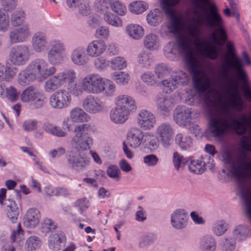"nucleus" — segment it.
I'll use <instances>...</instances> for the list:
<instances>
[{"mask_svg":"<svg viewBox=\"0 0 251 251\" xmlns=\"http://www.w3.org/2000/svg\"><path fill=\"white\" fill-rule=\"evenodd\" d=\"M176 81L177 85H186L188 84L190 77L185 72L178 70L175 72L172 76Z\"/></svg>","mask_w":251,"mask_h":251,"instance_id":"obj_57","label":"nucleus"},{"mask_svg":"<svg viewBox=\"0 0 251 251\" xmlns=\"http://www.w3.org/2000/svg\"><path fill=\"white\" fill-rule=\"evenodd\" d=\"M55 226L49 218L45 219L41 223L40 229L43 233H48L50 231L55 229Z\"/></svg>","mask_w":251,"mask_h":251,"instance_id":"obj_64","label":"nucleus"},{"mask_svg":"<svg viewBox=\"0 0 251 251\" xmlns=\"http://www.w3.org/2000/svg\"><path fill=\"white\" fill-rule=\"evenodd\" d=\"M155 133L163 148L167 149L170 147L174 134L172 124L168 122L160 124L156 127Z\"/></svg>","mask_w":251,"mask_h":251,"instance_id":"obj_14","label":"nucleus"},{"mask_svg":"<svg viewBox=\"0 0 251 251\" xmlns=\"http://www.w3.org/2000/svg\"><path fill=\"white\" fill-rule=\"evenodd\" d=\"M110 118L112 122L117 124L124 123L128 118L129 110L124 107L116 106L110 111Z\"/></svg>","mask_w":251,"mask_h":251,"instance_id":"obj_28","label":"nucleus"},{"mask_svg":"<svg viewBox=\"0 0 251 251\" xmlns=\"http://www.w3.org/2000/svg\"><path fill=\"white\" fill-rule=\"evenodd\" d=\"M86 50L83 47H78L74 49L71 54L72 62L77 66H83L89 61V57Z\"/></svg>","mask_w":251,"mask_h":251,"instance_id":"obj_29","label":"nucleus"},{"mask_svg":"<svg viewBox=\"0 0 251 251\" xmlns=\"http://www.w3.org/2000/svg\"><path fill=\"white\" fill-rule=\"evenodd\" d=\"M180 0H161V7L164 13L170 19L169 25H162L161 26L160 33L162 34L165 29L171 33H178L181 30L183 24L181 17L178 16L176 12L175 6L178 4Z\"/></svg>","mask_w":251,"mask_h":251,"instance_id":"obj_7","label":"nucleus"},{"mask_svg":"<svg viewBox=\"0 0 251 251\" xmlns=\"http://www.w3.org/2000/svg\"><path fill=\"white\" fill-rule=\"evenodd\" d=\"M70 75H71V79L66 81V84H67V89L69 93L75 96H79L82 95L83 91L81 85L80 86L75 82L76 79V73L73 69H71Z\"/></svg>","mask_w":251,"mask_h":251,"instance_id":"obj_30","label":"nucleus"},{"mask_svg":"<svg viewBox=\"0 0 251 251\" xmlns=\"http://www.w3.org/2000/svg\"><path fill=\"white\" fill-rule=\"evenodd\" d=\"M188 221L187 213L184 209H176L170 215L171 225L175 229H184L188 225Z\"/></svg>","mask_w":251,"mask_h":251,"instance_id":"obj_20","label":"nucleus"},{"mask_svg":"<svg viewBox=\"0 0 251 251\" xmlns=\"http://www.w3.org/2000/svg\"><path fill=\"white\" fill-rule=\"evenodd\" d=\"M156 104L158 110L162 114H166L170 111V107L172 106L171 100L164 97L157 98L156 101Z\"/></svg>","mask_w":251,"mask_h":251,"instance_id":"obj_49","label":"nucleus"},{"mask_svg":"<svg viewBox=\"0 0 251 251\" xmlns=\"http://www.w3.org/2000/svg\"><path fill=\"white\" fill-rule=\"evenodd\" d=\"M207 92L205 95L204 97V103L205 104L206 108L207 111L209 113V117L208 120V130L209 132V124L210 119L212 116L214 115L218 110H220L221 107L222 105H225L227 107L228 110L229 111L230 113L235 116L236 118L238 119L240 116L241 115L244 114L243 113H240L238 115H235V114L231 112L230 110L228 105L229 104L228 101H224L221 102H219L217 99V91L213 88V84H212V86L207 90ZM247 117H251V115H247Z\"/></svg>","mask_w":251,"mask_h":251,"instance_id":"obj_9","label":"nucleus"},{"mask_svg":"<svg viewBox=\"0 0 251 251\" xmlns=\"http://www.w3.org/2000/svg\"><path fill=\"white\" fill-rule=\"evenodd\" d=\"M223 162L229 165L228 172L237 180H243L251 177V155L242 151L232 155L228 150H225L222 154Z\"/></svg>","mask_w":251,"mask_h":251,"instance_id":"obj_4","label":"nucleus"},{"mask_svg":"<svg viewBox=\"0 0 251 251\" xmlns=\"http://www.w3.org/2000/svg\"><path fill=\"white\" fill-rule=\"evenodd\" d=\"M145 132L140 128L131 127L127 133V140L129 146L134 149L138 148L141 146Z\"/></svg>","mask_w":251,"mask_h":251,"instance_id":"obj_25","label":"nucleus"},{"mask_svg":"<svg viewBox=\"0 0 251 251\" xmlns=\"http://www.w3.org/2000/svg\"><path fill=\"white\" fill-rule=\"evenodd\" d=\"M116 106L127 108L129 111H135L137 108L135 100L127 95H122L117 97L115 99Z\"/></svg>","mask_w":251,"mask_h":251,"instance_id":"obj_32","label":"nucleus"},{"mask_svg":"<svg viewBox=\"0 0 251 251\" xmlns=\"http://www.w3.org/2000/svg\"><path fill=\"white\" fill-rule=\"evenodd\" d=\"M70 117L75 123H85L90 120V117L84 109L79 107L74 108L71 111Z\"/></svg>","mask_w":251,"mask_h":251,"instance_id":"obj_37","label":"nucleus"},{"mask_svg":"<svg viewBox=\"0 0 251 251\" xmlns=\"http://www.w3.org/2000/svg\"><path fill=\"white\" fill-rule=\"evenodd\" d=\"M192 114L191 108L179 106L174 111V120L179 126H186L190 125Z\"/></svg>","mask_w":251,"mask_h":251,"instance_id":"obj_22","label":"nucleus"},{"mask_svg":"<svg viewBox=\"0 0 251 251\" xmlns=\"http://www.w3.org/2000/svg\"><path fill=\"white\" fill-rule=\"evenodd\" d=\"M71 69H66L49 77L44 84V90L47 93H52L66 84V81L71 79L70 75Z\"/></svg>","mask_w":251,"mask_h":251,"instance_id":"obj_12","label":"nucleus"},{"mask_svg":"<svg viewBox=\"0 0 251 251\" xmlns=\"http://www.w3.org/2000/svg\"><path fill=\"white\" fill-rule=\"evenodd\" d=\"M111 67L112 69L122 70L127 67L126 59L121 56L114 57L110 60Z\"/></svg>","mask_w":251,"mask_h":251,"instance_id":"obj_56","label":"nucleus"},{"mask_svg":"<svg viewBox=\"0 0 251 251\" xmlns=\"http://www.w3.org/2000/svg\"><path fill=\"white\" fill-rule=\"evenodd\" d=\"M204 20L208 27L215 30L212 34L214 43L218 46H222L219 39L221 41L225 42L227 37L223 26L224 20L215 4L209 5V12L205 15Z\"/></svg>","mask_w":251,"mask_h":251,"instance_id":"obj_6","label":"nucleus"},{"mask_svg":"<svg viewBox=\"0 0 251 251\" xmlns=\"http://www.w3.org/2000/svg\"><path fill=\"white\" fill-rule=\"evenodd\" d=\"M65 238L63 235L58 234H54L50 236L48 240V245L50 249L53 251H58L61 249V243Z\"/></svg>","mask_w":251,"mask_h":251,"instance_id":"obj_50","label":"nucleus"},{"mask_svg":"<svg viewBox=\"0 0 251 251\" xmlns=\"http://www.w3.org/2000/svg\"><path fill=\"white\" fill-rule=\"evenodd\" d=\"M153 61L152 54L147 50H143L138 54L137 62L142 68H149L152 65Z\"/></svg>","mask_w":251,"mask_h":251,"instance_id":"obj_41","label":"nucleus"},{"mask_svg":"<svg viewBox=\"0 0 251 251\" xmlns=\"http://www.w3.org/2000/svg\"><path fill=\"white\" fill-rule=\"evenodd\" d=\"M137 122L140 128L145 130H150L156 124V118L150 111L142 109L137 114Z\"/></svg>","mask_w":251,"mask_h":251,"instance_id":"obj_21","label":"nucleus"},{"mask_svg":"<svg viewBox=\"0 0 251 251\" xmlns=\"http://www.w3.org/2000/svg\"><path fill=\"white\" fill-rule=\"evenodd\" d=\"M66 158L68 167L77 172L87 170L91 162L89 157L80 153L68 154Z\"/></svg>","mask_w":251,"mask_h":251,"instance_id":"obj_15","label":"nucleus"},{"mask_svg":"<svg viewBox=\"0 0 251 251\" xmlns=\"http://www.w3.org/2000/svg\"><path fill=\"white\" fill-rule=\"evenodd\" d=\"M216 247V240L212 235L206 234L200 238L199 249L201 251H215Z\"/></svg>","mask_w":251,"mask_h":251,"instance_id":"obj_31","label":"nucleus"},{"mask_svg":"<svg viewBox=\"0 0 251 251\" xmlns=\"http://www.w3.org/2000/svg\"><path fill=\"white\" fill-rule=\"evenodd\" d=\"M248 128V134L243 137L241 145L244 151L251 152V117L242 114L237 119L223 105L212 116L209 124V133L214 137H221L229 132L243 135Z\"/></svg>","mask_w":251,"mask_h":251,"instance_id":"obj_2","label":"nucleus"},{"mask_svg":"<svg viewBox=\"0 0 251 251\" xmlns=\"http://www.w3.org/2000/svg\"><path fill=\"white\" fill-rule=\"evenodd\" d=\"M167 66L164 64L157 65L154 68V75L157 79H161L165 77L168 73Z\"/></svg>","mask_w":251,"mask_h":251,"instance_id":"obj_62","label":"nucleus"},{"mask_svg":"<svg viewBox=\"0 0 251 251\" xmlns=\"http://www.w3.org/2000/svg\"><path fill=\"white\" fill-rule=\"evenodd\" d=\"M49 44L50 49L47 53L48 61L54 65L62 64L66 59V48L64 43L59 39H52Z\"/></svg>","mask_w":251,"mask_h":251,"instance_id":"obj_11","label":"nucleus"},{"mask_svg":"<svg viewBox=\"0 0 251 251\" xmlns=\"http://www.w3.org/2000/svg\"><path fill=\"white\" fill-rule=\"evenodd\" d=\"M16 75V49L10 50L5 67L0 63V79L6 81L12 80Z\"/></svg>","mask_w":251,"mask_h":251,"instance_id":"obj_17","label":"nucleus"},{"mask_svg":"<svg viewBox=\"0 0 251 251\" xmlns=\"http://www.w3.org/2000/svg\"><path fill=\"white\" fill-rule=\"evenodd\" d=\"M3 9H0V30L5 31L9 26V18L7 12L14 8V0H1Z\"/></svg>","mask_w":251,"mask_h":251,"instance_id":"obj_26","label":"nucleus"},{"mask_svg":"<svg viewBox=\"0 0 251 251\" xmlns=\"http://www.w3.org/2000/svg\"><path fill=\"white\" fill-rule=\"evenodd\" d=\"M20 98L23 102L29 103L30 108L32 110L42 108L46 99L42 90L32 85L27 87L23 91Z\"/></svg>","mask_w":251,"mask_h":251,"instance_id":"obj_10","label":"nucleus"},{"mask_svg":"<svg viewBox=\"0 0 251 251\" xmlns=\"http://www.w3.org/2000/svg\"><path fill=\"white\" fill-rule=\"evenodd\" d=\"M111 0H96L94 3V7L96 10L102 14L109 11Z\"/></svg>","mask_w":251,"mask_h":251,"instance_id":"obj_55","label":"nucleus"},{"mask_svg":"<svg viewBox=\"0 0 251 251\" xmlns=\"http://www.w3.org/2000/svg\"><path fill=\"white\" fill-rule=\"evenodd\" d=\"M196 51L201 56L213 60L218 59L219 48L209 44L201 37V29L196 23H189L184 28L183 34L178 38L176 44L170 42L164 48L165 55L173 59L179 53L182 55L189 72L192 75L196 89L205 93L212 86V82L203 70L202 64Z\"/></svg>","mask_w":251,"mask_h":251,"instance_id":"obj_1","label":"nucleus"},{"mask_svg":"<svg viewBox=\"0 0 251 251\" xmlns=\"http://www.w3.org/2000/svg\"><path fill=\"white\" fill-rule=\"evenodd\" d=\"M93 126L89 124L77 126L74 129L75 135L71 140L72 148L77 151H84L91 148L93 139L87 132L92 129Z\"/></svg>","mask_w":251,"mask_h":251,"instance_id":"obj_8","label":"nucleus"},{"mask_svg":"<svg viewBox=\"0 0 251 251\" xmlns=\"http://www.w3.org/2000/svg\"><path fill=\"white\" fill-rule=\"evenodd\" d=\"M104 79L98 74L87 75L82 79V89L88 94L98 95Z\"/></svg>","mask_w":251,"mask_h":251,"instance_id":"obj_13","label":"nucleus"},{"mask_svg":"<svg viewBox=\"0 0 251 251\" xmlns=\"http://www.w3.org/2000/svg\"><path fill=\"white\" fill-rule=\"evenodd\" d=\"M140 78L144 83L149 86H155L159 84V81L151 72L146 71L144 72L141 74Z\"/></svg>","mask_w":251,"mask_h":251,"instance_id":"obj_51","label":"nucleus"},{"mask_svg":"<svg viewBox=\"0 0 251 251\" xmlns=\"http://www.w3.org/2000/svg\"><path fill=\"white\" fill-rule=\"evenodd\" d=\"M175 141L181 150H186L193 145L191 138L189 136H184L181 133L177 134L176 136Z\"/></svg>","mask_w":251,"mask_h":251,"instance_id":"obj_47","label":"nucleus"},{"mask_svg":"<svg viewBox=\"0 0 251 251\" xmlns=\"http://www.w3.org/2000/svg\"><path fill=\"white\" fill-rule=\"evenodd\" d=\"M143 45L148 50L151 51L158 50L160 48V42L158 36L155 33L147 34L143 39Z\"/></svg>","mask_w":251,"mask_h":251,"instance_id":"obj_35","label":"nucleus"},{"mask_svg":"<svg viewBox=\"0 0 251 251\" xmlns=\"http://www.w3.org/2000/svg\"><path fill=\"white\" fill-rule=\"evenodd\" d=\"M103 19L105 22L112 26L120 27L123 25L122 19L110 11L103 14Z\"/></svg>","mask_w":251,"mask_h":251,"instance_id":"obj_46","label":"nucleus"},{"mask_svg":"<svg viewBox=\"0 0 251 251\" xmlns=\"http://www.w3.org/2000/svg\"><path fill=\"white\" fill-rule=\"evenodd\" d=\"M32 50L39 53L44 51L48 46V37L47 34L43 31L34 33L31 38Z\"/></svg>","mask_w":251,"mask_h":251,"instance_id":"obj_24","label":"nucleus"},{"mask_svg":"<svg viewBox=\"0 0 251 251\" xmlns=\"http://www.w3.org/2000/svg\"><path fill=\"white\" fill-rule=\"evenodd\" d=\"M56 68L50 66L44 59L37 58L32 60L26 68L19 74L18 81L25 85L36 79H46L55 73Z\"/></svg>","mask_w":251,"mask_h":251,"instance_id":"obj_5","label":"nucleus"},{"mask_svg":"<svg viewBox=\"0 0 251 251\" xmlns=\"http://www.w3.org/2000/svg\"><path fill=\"white\" fill-rule=\"evenodd\" d=\"M82 107L89 114L102 112L105 109V105L99 97L92 95L86 97L82 101Z\"/></svg>","mask_w":251,"mask_h":251,"instance_id":"obj_18","label":"nucleus"},{"mask_svg":"<svg viewBox=\"0 0 251 251\" xmlns=\"http://www.w3.org/2000/svg\"><path fill=\"white\" fill-rule=\"evenodd\" d=\"M111 78L117 84L126 85L130 80L128 73L123 71H115L111 74Z\"/></svg>","mask_w":251,"mask_h":251,"instance_id":"obj_44","label":"nucleus"},{"mask_svg":"<svg viewBox=\"0 0 251 251\" xmlns=\"http://www.w3.org/2000/svg\"><path fill=\"white\" fill-rule=\"evenodd\" d=\"M213 160L210 156L202 155L197 159L191 158L188 164L189 171L195 174H201L206 170V164H210L208 167L211 168L214 167L212 162Z\"/></svg>","mask_w":251,"mask_h":251,"instance_id":"obj_19","label":"nucleus"},{"mask_svg":"<svg viewBox=\"0 0 251 251\" xmlns=\"http://www.w3.org/2000/svg\"><path fill=\"white\" fill-rule=\"evenodd\" d=\"M228 228V225L225 220H219L213 224L211 230L215 235L221 236L226 232Z\"/></svg>","mask_w":251,"mask_h":251,"instance_id":"obj_45","label":"nucleus"},{"mask_svg":"<svg viewBox=\"0 0 251 251\" xmlns=\"http://www.w3.org/2000/svg\"><path fill=\"white\" fill-rule=\"evenodd\" d=\"M71 96L65 89H59L53 93L49 98L51 107L55 109H62L68 107L71 102Z\"/></svg>","mask_w":251,"mask_h":251,"instance_id":"obj_16","label":"nucleus"},{"mask_svg":"<svg viewBox=\"0 0 251 251\" xmlns=\"http://www.w3.org/2000/svg\"><path fill=\"white\" fill-rule=\"evenodd\" d=\"M249 229L245 225H238L232 230V239L237 242L245 241L248 237Z\"/></svg>","mask_w":251,"mask_h":251,"instance_id":"obj_38","label":"nucleus"},{"mask_svg":"<svg viewBox=\"0 0 251 251\" xmlns=\"http://www.w3.org/2000/svg\"><path fill=\"white\" fill-rule=\"evenodd\" d=\"M31 30L27 23H20L17 18V42L26 41L31 35Z\"/></svg>","mask_w":251,"mask_h":251,"instance_id":"obj_33","label":"nucleus"},{"mask_svg":"<svg viewBox=\"0 0 251 251\" xmlns=\"http://www.w3.org/2000/svg\"><path fill=\"white\" fill-rule=\"evenodd\" d=\"M243 64L240 58L236 59L235 62L229 63L228 65L222 63L219 70L220 76L223 78L221 85L222 92L225 99L228 100L231 109L241 112L244 109L243 102L239 95V83L233 79L231 74V69H234L239 74L240 78L243 82L242 91L244 96L251 99V88L247 79V74L243 70Z\"/></svg>","mask_w":251,"mask_h":251,"instance_id":"obj_3","label":"nucleus"},{"mask_svg":"<svg viewBox=\"0 0 251 251\" xmlns=\"http://www.w3.org/2000/svg\"><path fill=\"white\" fill-rule=\"evenodd\" d=\"M41 242L40 238L36 236H30L26 240L24 246L25 251H36L40 248Z\"/></svg>","mask_w":251,"mask_h":251,"instance_id":"obj_48","label":"nucleus"},{"mask_svg":"<svg viewBox=\"0 0 251 251\" xmlns=\"http://www.w3.org/2000/svg\"><path fill=\"white\" fill-rule=\"evenodd\" d=\"M127 34L133 39L140 40L144 34L143 27L138 24H131L128 25L126 28Z\"/></svg>","mask_w":251,"mask_h":251,"instance_id":"obj_40","label":"nucleus"},{"mask_svg":"<svg viewBox=\"0 0 251 251\" xmlns=\"http://www.w3.org/2000/svg\"><path fill=\"white\" fill-rule=\"evenodd\" d=\"M162 18V12L157 8L151 10L147 15L148 24L153 26L158 25L161 22Z\"/></svg>","mask_w":251,"mask_h":251,"instance_id":"obj_42","label":"nucleus"},{"mask_svg":"<svg viewBox=\"0 0 251 251\" xmlns=\"http://www.w3.org/2000/svg\"><path fill=\"white\" fill-rule=\"evenodd\" d=\"M107 174L109 177L116 181H119L121 178V171L116 165H110L107 169Z\"/></svg>","mask_w":251,"mask_h":251,"instance_id":"obj_63","label":"nucleus"},{"mask_svg":"<svg viewBox=\"0 0 251 251\" xmlns=\"http://www.w3.org/2000/svg\"><path fill=\"white\" fill-rule=\"evenodd\" d=\"M106 49V45L105 42L97 39L90 42L88 44L86 51L89 57H97L103 54Z\"/></svg>","mask_w":251,"mask_h":251,"instance_id":"obj_27","label":"nucleus"},{"mask_svg":"<svg viewBox=\"0 0 251 251\" xmlns=\"http://www.w3.org/2000/svg\"><path fill=\"white\" fill-rule=\"evenodd\" d=\"M241 196L245 203V210L247 217L251 221V187L240 186Z\"/></svg>","mask_w":251,"mask_h":251,"instance_id":"obj_34","label":"nucleus"},{"mask_svg":"<svg viewBox=\"0 0 251 251\" xmlns=\"http://www.w3.org/2000/svg\"><path fill=\"white\" fill-rule=\"evenodd\" d=\"M161 83L167 93L173 92L178 86L173 76L171 78L162 80Z\"/></svg>","mask_w":251,"mask_h":251,"instance_id":"obj_61","label":"nucleus"},{"mask_svg":"<svg viewBox=\"0 0 251 251\" xmlns=\"http://www.w3.org/2000/svg\"><path fill=\"white\" fill-rule=\"evenodd\" d=\"M153 133L145 132L142 145L149 149L151 151L156 150L159 146V140Z\"/></svg>","mask_w":251,"mask_h":251,"instance_id":"obj_36","label":"nucleus"},{"mask_svg":"<svg viewBox=\"0 0 251 251\" xmlns=\"http://www.w3.org/2000/svg\"><path fill=\"white\" fill-rule=\"evenodd\" d=\"M111 5L110 9L117 15L123 16L126 13L127 9L126 5L120 1L111 0Z\"/></svg>","mask_w":251,"mask_h":251,"instance_id":"obj_59","label":"nucleus"},{"mask_svg":"<svg viewBox=\"0 0 251 251\" xmlns=\"http://www.w3.org/2000/svg\"><path fill=\"white\" fill-rule=\"evenodd\" d=\"M25 231L19 224L17 228V250H22L25 244Z\"/></svg>","mask_w":251,"mask_h":251,"instance_id":"obj_60","label":"nucleus"},{"mask_svg":"<svg viewBox=\"0 0 251 251\" xmlns=\"http://www.w3.org/2000/svg\"><path fill=\"white\" fill-rule=\"evenodd\" d=\"M41 213L39 209L35 207L28 209L23 217V224L29 229L36 227L40 222Z\"/></svg>","mask_w":251,"mask_h":251,"instance_id":"obj_23","label":"nucleus"},{"mask_svg":"<svg viewBox=\"0 0 251 251\" xmlns=\"http://www.w3.org/2000/svg\"><path fill=\"white\" fill-rule=\"evenodd\" d=\"M44 128L46 132L57 137H64L67 134L65 130L50 123L45 124Z\"/></svg>","mask_w":251,"mask_h":251,"instance_id":"obj_54","label":"nucleus"},{"mask_svg":"<svg viewBox=\"0 0 251 251\" xmlns=\"http://www.w3.org/2000/svg\"><path fill=\"white\" fill-rule=\"evenodd\" d=\"M148 8V4L143 1H135L129 5V11L134 14H139L144 12Z\"/></svg>","mask_w":251,"mask_h":251,"instance_id":"obj_52","label":"nucleus"},{"mask_svg":"<svg viewBox=\"0 0 251 251\" xmlns=\"http://www.w3.org/2000/svg\"><path fill=\"white\" fill-rule=\"evenodd\" d=\"M187 161V159L184 158L180 153L177 151L174 152L172 162L176 171L183 168Z\"/></svg>","mask_w":251,"mask_h":251,"instance_id":"obj_58","label":"nucleus"},{"mask_svg":"<svg viewBox=\"0 0 251 251\" xmlns=\"http://www.w3.org/2000/svg\"><path fill=\"white\" fill-rule=\"evenodd\" d=\"M116 90V85L112 81L104 79L103 83L99 91V94H102L107 97H112L114 95Z\"/></svg>","mask_w":251,"mask_h":251,"instance_id":"obj_43","label":"nucleus"},{"mask_svg":"<svg viewBox=\"0 0 251 251\" xmlns=\"http://www.w3.org/2000/svg\"><path fill=\"white\" fill-rule=\"evenodd\" d=\"M30 57L28 47L22 45L17 47V66L25 65Z\"/></svg>","mask_w":251,"mask_h":251,"instance_id":"obj_39","label":"nucleus"},{"mask_svg":"<svg viewBox=\"0 0 251 251\" xmlns=\"http://www.w3.org/2000/svg\"><path fill=\"white\" fill-rule=\"evenodd\" d=\"M226 49L227 53L224 57V62L223 63L228 64L230 62H235L236 59L239 58L236 55L235 50L233 44L232 42H228L226 44Z\"/></svg>","mask_w":251,"mask_h":251,"instance_id":"obj_53","label":"nucleus"}]
</instances>
